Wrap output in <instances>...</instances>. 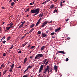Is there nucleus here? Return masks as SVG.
<instances>
[{
	"label": "nucleus",
	"mask_w": 77,
	"mask_h": 77,
	"mask_svg": "<svg viewBox=\"0 0 77 77\" xmlns=\"http://www.w3.org/2000/svg\"><path fill=\"white\" fill-rule=\"evenodd\" d=\"M44 64L41 65L38 72L39 73L41 72V71H42V70H43V69L44 68Z\"/></svg>",
	"instance_id": "2"
},
{
	"label": "nucleus",
	"mask_w": 77,
	"mask_h": 77,
	"mask_svg": "<svg viewBox=\"0 0 77 77\" xmlns=\"http://www.w3.org/2000/svg\"><path fill=\"white\" fill-rule=\"evenodd\" d=\"M13 47H14V45H12L11 46V47L9 48V49L10 50V49H12Z\"/></svg>",
	"instance_id": "34"
},
{
	"label": "nucleus",
	"mask_w": 77,
	"mask_h": 77,
	"mask_svg": "<svg viewBox=\"0 0 77 77\" xmlns=\"http://www.w3.org/2000/svg\"><path fill=\"white\" fill-rule=\"evenodd\" d=\"M27 58L26 57L24 60V62L23 63L24 64H25V63H26V61H27Z\"/></svg>",
	"instance_id": "11"
},
{
	"label": "nucleus",
	"mask_w": 77,
	"mask_h": 77,
	"mask_svg": "<svg viewBox=\"0 0 77 77\" xmlns=\"http://www.w3.org/2000/svg\"><path fill=\"white\" fill-rule=\"evenodd\" d=\"M3 56H6V53H4L3 54Z\"/></svg>",
	"instance_id": "41"
},
{
	"label": "nucleus",
	"mask_w": 77,
	"mask_h": 77,
	"mask_svg": "<svg viewBox=\"0 0 77 77\" xmlns=\"http://www.w3.org/2000/svg\"><path fill=\"white\" fill-rule=\"evenodd\" d=\"M26 23V22L25 21H23V22H22V23L21 25H22V26H23V24H24V23Z\"/></svg>",
	"instance_id": "33"
},
{
	"label": "nucleus",
	"mask_w": 77,
	"mask_h": 77,
	"mask_svg": "<svg viewBox=\"0 0 77 77\" xmlns=\"http://www.w3.org/2000/svg\"><path fill=\"white\" fill-rule=\"evenodd\" d=\"M35 29L34 28H32V29H31L30 31L29 32V33H31V32H32L33 30H34Z\"/></svg>",
	"instance_id": "16"
},
{
	"label": "nucleus",
	"mask_w": 77,
	"mask_h": 77,
	"mask_svg": "<svg viewBox=\"0 0 77 77\" xmlns=\"http://www.w3.org/2000/svg\"><path fill=\"white\" fill-rule=\"evenodd\" d=\"M11 28H14V26H10Z\"/></svg>",
	"instance_id": "60"
},
{
	"label": "nucleus",
	"mask_w": 77,
	"mask_h": 77,
	"mask_svg": "<svg viewBox=\"0 0 77 77\" xmlns=\"http://www.w3.org/2000/svg\"><path fill=\"white\" fill-rule=\"evenodd\" d=\"M5 66V65L3 63L1 66L0 69H2V68H4Z\"/></svg>",
	"instance_id": "8"
},
{
	"label": "nucleus",
	"mask_w": 77,
	"mask_h": 77,
	"mask_svg": "<svg viewBox=\"0 0 77 77\" xmlns=\"http://www.w3.org/2000/svg\"><path fill=\"white\" fill-rule=\"evenodd\" d=\"M21 53V51H19L18 52V53L19 54H20V53Z\"/></svg>",
	"instance_id": "46"
},
{
	"label": "nucleus",
	"mask_w": 77,
	"mask_h": 77,
	"mask_svg": "<svg viewBox=\"0 0 77 77\" xmlns=\"http://www.w3.org/2000/svg\"><path fill=\"white\" fill-rule=\"evenodd\" d=\"M68 60H69V59H68V58H66V61H68Z\"/></svg>",
	"instance_id": "44"
},
{
	"label": "nucleus",
	"mask_w": 77,
	"mask_h": 77,
	"mask_svg": "<svg viewBox=\"0 0 77 77\" xmlns=\"http://www.w3.org/2000/svg\"><path fill=\"white\" fill-rule=\"evenodd\" d=\"M59 53V51H57L56 53V55H57V54H58V53Z\"/></svg>",
	"instance_id": "47"
},
{
	"label": "nucleus",
	"mask_w": 77,
	"mask_h": 77,
	"mask_svg": "<svg viewBox=\"0 0 77 77\" xmlns=\"http://www.w3.org/2000/svg\"><path fill=\"white\" fill-rule=\"evenodd\" d=\"M8 77H11V75H8Z\"/></svg>",
	"instance_id": "64"
},
{
	"label": "nucleus",
	"mask_w": 77,
	"mask_h": 77,
	"mask_svg": "<svg viewBox=\"0 0 77 77\" xmlns=\"http://www.w3.org/2000/svg\"><path fill=\"white\" fill-rule=\"evenodd\" d=\"M35 48V46H32L31 47V48L30 49H33V48Z\"/></svg>",
	"instance_id": "35"
},
{
	"label": "nucleus",
	"mask_w": 77,
	"mask_h": 77,
	"mask_svg": "<svg viewBox=\"0 0 77 77\" xmlns=\"http://www.w3.org/2000/svg\"><path fill=\"white\" fill-rule=\"evenodd\" d=\"M39 24V22H37L36 23L35 26H38Z\"/></svg>",
	"instance_id": "23"
},
{
	"label": "nucleus",
	"mask_w": 77,
	"mask_h": 77,
	"mask_svg": "<svg viewBox=\"0 0 77 77\" xmlns=\"http://www.w3.org/2000/svg\"><path fill=\"white\" fill-rule=\"evenodd\" d=\"M48 71V70L47 69H45V71L44 72V73H46Z\"/></svg>",
	"instance_id": "22"
},
{
	"label": "nucleus",
	"mask_w": 77,
	"mask_h": 77,
	"mask_svg": "<svg viewBox=\"0 0 77 77\" xmlns=\"http://www.w3.org/2000/svg\"><path fill=\"white\" fill-rule=\"evenodd\" d=\"M48 74H49V72H50V70H48Z\"/></svg>",
	"instance_id": "54"
},
{
	"label": "nucleus",
	"mask_w": 77,
	"mask_h": 77,
	"mask_svg": "<svg viewBox=\"0 0 77 77\" xmlns=\"http://www.w3.org/2000/svg\"><path fill=\"white\" fill-rule=\"evenodd\" d=\"M11 39V37L9 36L7 38V41H9V40H10Z\"/></svg>",
	"instance_id": "18"
},
{
	"label": "nucleus",
	"mask_w": 77,
	"mask_h": 77,
	"mask_svg": "<svg viewBox=\"0 0 77 77\" xmlns=\"http://www.w3.org/2000/svg\"><path fill=\"white\" fill-rule=\"evenodd\" d=\"M11 6H14L15 5V3L14 2H13L11 3Z\"/></svg>",
	"instance_id": "26"
},
{
	"label": "nucleus",
	"mask_w": 77,
	"mask_h": 77,
	"mask_svg": "<svg viewBox=\"0 0 77 77\" xmlns=\"http://www.w3.org/2000/svg\"><path fill=\"white\" fill-rule=\"evenodd\" d=\"M56 12H57V10L56 9H55L54 11V13Z\"/></svg>",
	"instance_id": "36"
},
{
	"label": "nucleus",
	"mask_w": 77,
	"mask_h": 77,
	"mask_svg": "<svg viewBox=\"0 0 77 77\" xmlns=\"http://www.w3.org/2000/svg\"><path fill=\"white\" fill-rule=\"evenodd\" d=\"M5 37L2 38V39H1V40L0 42H1L2 41H3V40H4V39H5Z\"/></svg>",
	"instance_id": "31"
},
{
	"label": "nucleus",
	"mask_w": 77,
	"mask_h": 77,
	"mask_svg": "<svg viewBox=\"0 0 77 77\" xmlns=\"http://www.w3.org/2000/svg\"><path fill=\"white\" fill-rule=\"evenodd\" d=\"M30 47H31V45H29L28 46V48H29Z\"/></svg>",
	"instance_id": "43"
},
{
	"label": "nucleus",
	"mask_w": 77,
	"mask_h": 77,
	"mask_svg": "<svg viewBox=\"0 0 77 77\" xmlns=\"http://www.w3.org/2000/svg\"><path fill=\"white\" fill-rule=\"evenodd\" d=\"M2 9H5V7H2Z\"/></svg>",
	"instance_id": "53"
},
{
	"label": "nucleus",
	"mask_w": 77,
	"mask_h": 77,
	"mask_svg": "<svg viewBox=\"0 0 77 77\" xmlns=\"http://www.w3.org/2000/svg\"><path fill=\"white\" fill-rule=\"evenodd\" d=\"M47 59H45L44 60L43 62L44 63V64H45V62H46V61H47Z\"/></svg>",
	"instance_id": "20"
},
{
	"label": "nucleus",
	"mask_w": 77,
	"mask_h": 77,
	"mask_svg": "<svg viewBox=\"0 0 77 77\" xmlns=\"http://www.w3.org/2000/svg\"><path fill=\"white\" fill-rule=\"evenodd\" d=\"M30 5H33V4H32V3H30Z\"/></svg>",
	"instance_id": "62"
},
{
	"label": "nucleus",
	"mask_w": 77,
	"mask_h": 77,
	"mask_svg": "<svg viewBox=\"0 0 77 77\" xmlns=\"http://www.w3.org/2000/svg\"><path fill=\"white\" fill-rule=\"evenodd\" d=\"M10 26H12V25H13V23H10Z\"/></svg>",
	"instance_id": "45"
},
{
	"label": "nucleus",
	"mask_w": 77,
	"mask_h": 77,
	"mask_svg": "<svg viewBox=\"0 0 77 77\" xmlns=\"http://www.w3.org/2000/svg\"><path fill=\"white\" fill-rule=\"evenodd\" d=\"M49 32V30H48L47 31H46V33H48V32Z\"/></svg>",
	"instance_id": "42"
},
{
	"label": "nucleus",
	"mask_w": 77,
	"mask_h": 77,
	"mask_svg": "<svg viewBox=\"0 0 77 77\" xmlns=\"http://www.w3.org/2000/svg\"><path fill=\"white\" fill-rule=\"evenodd\" d=\"M3 44H5V43H6V41H4L3 42Z\"/></svg>",
	"instance_id": "52"
},
{
	"label": "nucleus",
	"mask_w": 77,
	"mask_h": 77,
	"mask_svg": "<svg viewBox=\"0 0 77 77\" xmlns=\"http://www.w3.org/2000/svg\"><path fill=\"white\" fill-rule=\"evenodd\" d=\"M41 32L40 31H38V32L37 34V35H38V34H39V35H41Z\"/></svg>",
	"instance_id": "28"
},
{
	"label": "nucleus",
	"mask_w": 77,
	"mask_h": 77,
	"mask_svg": "<svg viewBox=\"0 0 77 77\" xmlns=\"http://www.w3.org/2000/svg\"><path fill=\"white\" fill-rule=\"evenodd\" d=\"M40 58H41L39 57V55L38 54L35 57V59H40Z\"/></svg>",
	"instance_id": "5"
},
{
	"label": "nucleus",
	"mask_w": 77,
	"mask_h": 77,
	"mask_svg": "<svg viewBox=\"0 0 77 77\" xmlns=\"http://www.w3.org/2000/svg\"><path fill=\"white\" fill-rule=\"evenodd\" d=\"M54 8V5H51L50 8L52 9Z\"/></svg>",
	"instance_id": "14"
},
{
	"label": "nucleus",
	"mask_w": 77,
	"mask_h": 77,
	"mask_svg": "<svg viewBox=\"0 0 77 77\" xmlns=\"http://www.w3.org/2000/svg\"><path fill=\"white\" fill-rule=\"evenodd\" d=\"M48 70H50V67L49 66H47V67L46 68Z\"/></svg>",
	"instance_id": "13"
},
{
	"label": "nucleus",
	"mask_w": 77,
	"mask_h": 77,
	"mask_svg": "<svg viewBox=\"0 0 77 77\" xmlns=\"http://www.w3.org/2000/svg\"><path fill=\"white\" fill-rule=\"evenodd\" d=\"M45 48V46H43L42 47H41L40 50L41 51H42V50H44Z\"/></svg>",
	"instance_id": "9"
},
{
	"label": "nucleus",
	"mask_w": 77,
	"mask_h": 77,
	"mask_svg": "<svg viewBox=\"0 0 77 77\" xmlns=\"http://www.w3.org/2000/svg\"><path fill=\"white\" fill-rule=\"evenodd\" d=\"M52 22H53L52 21H50V22H48V23L49 24H50V23H52Z\"/></svg>",
	"instance_id": "49"
},
{
	"label": "nucleus",
	"mask_w": 77,
	"mask_h": 77,
	"mask_svg": "<svg viewBox=\"0 0 77 77\" xmlns=\"http://www.w3.org/2000/svg\"><path fill=\"white\" fill-rule=\"evenodd\" d=\"M21 68V66H19V67H17L18 68Z\"/></svg>",
	"instance_id": "50"
},
{
	"label": "nucleus",
	"mask_w": 77,
	"mask_h": 77,
	"mask_svg": "<svg viewBox=\"0 0 77 77\" xmlns=\"http://www.w3.org/2000/svg\"><path fill=\"white\" fill-rule=\"evenodd\" d=\"M7 71V70H5V71H4L3 73V75H5V73Z\"/></svg>",
	"instance_id": "17"
},
{
	"label": "nucleus",
	"mask_w": 77,
	"mask_h": 77,
	"mask_svg": "<svg viewBox=\"0 0 77 77\" xmlns=\"http://www.w3.org/2000/svg\"><path fill=\"white\" fill-rule=\"evenodd\" d=\"M47 35L45 34H44L43 33H42V36L43 38H45V37L46 36H47Z\"/></svg>",
	"instance_id": "6"
},
{
	"label": "nucleus",
	"mask_w": 77,
	"mask_h": 77,
	"mask_svg": "<svg viewBox=\"0 0 77 77\" xmlns=\"http://www.w3.org/2000/svg\"><path fill=\"white\" fill-rule=\"evenodd\" d=\"M24 37H25L24 36H23V37L21 38V39H23L24 38Z\"/></svg>",
	"instance_id": "59"
},
{
	"label": "nucleus",
	"mask_w": 77,
	"mask_h": 77,
	"mask_svg": "<svg viewBox=\"0 0 77 77\" xmlns=\"http://www.w3.org/2000/svg\"><path fill=\"white\" fill-rule=\"evenodd\" d=\"M31 13H33V14H35L33 16H35L36 15H37V14H38V13L39 12V8H37L35 9H33L31 11Z\"/></svg>",
	"instance_id": "1"
},
{
	"label": "nucleus",
	"mask_w": 77,
	"mask_h": 77,
	"mask_svg": "<svg viewBox=\"0 0 77 77\" xmlns=\"http://www.w3.org/2000/svg\"><path fill=\"white\" fill-rule=\"evenodd\" d=\"M28 77V75H24L23 76V77Z\"/></svg>",
	"instance_id": "37"
},
{
	"label": "nucleus",
	"mask_w": 77,
	"mask_h": 77,
	"mask_svg": "<svg viewBox=\"0 0 77 77\" xmlns=\"http://www.w3.org/2000/svg\"><path fill=\"white\" fill-rule=\"evenodd\" d=\"M54 69L55 70V72H57V66L55 65L54 66Z\"/></svg>",
	"instance_id": "4"
},
{
	"label": "nucleus",
	"mask_w": 77,
	"mask_h": 77,
	"mask_svg": "<svg viewBox=\"0 0 77 77\" xmlns=\"http://www.w3.org/2000/svg\"><path fill=\"white\" fill-rule=\"evenodd\" d=\"M54 34H56V33H55L54 32H52L51 33V36H52V35H54Z\"/></svg>",
	"instance_id": "24"
},
{
	"label": "nucleus",
	"mask_w": 77,
	"mask_h": 77,
	"mask_svg": "<svg viewBox=\"0 0 77 77\" xmlns=\"http://www.w3.org/2000/svg\"><path fill=\"white\" fill-rule=\"evenodd\" d=\"M67 39L68 40H69V39H70V38L69 37H68L67 38Z\"/></svg>",
	"instance_id": "56"
},
{
	"label": "nucleus",
	"mask_w": 77,
	"mask_h": 77,
	"mask_svg": "<svg viewBox=\"0 0 77 77\" xmlns=\"http://www.w3.org/2000/svg\"><path fill=\"white\" fill-rule=\"evenodd\" d=\"M38 54L39 57H43V55L42 54Z\"/></svg>",
	"instance_id": "12"
},
{
	"label": "nucleus",
	"mask_w": 77,
	"mask_h": 77,
	"mask_svg": "<svg viewBox=\"0 0 77 77\" xmlns=\"http://www.w3.org/2000/svg\"><path fill=\"white\" fill-rule=\"evenodd\" d=\"M47 23H48V21H45L43 23H42V25L41 26L42 27H44L45 26Z\"/></svg>",
	"instance_id": "3"
},
{
	"label": "nucleus",
	"mask_w": 77,
	"mask_h": 77,
	"mask_svg": "<svg viewBox=\"0 0 77 77\" xmlns=\"http://www.w3.org/2000/svg\"><path fill=\"white\" fill-rule=\"evenodd\" d=\"M48 62H49V61H47L45 63V66H46V65H47V64H48Z\"/></svg>",
	"instance_id": "27"
},
{
	"label": "nucleus",
	"mask_w": 77,
	"mask_h": 77,
	"mask_svg": "<svg viewBox=\"0 0 77 77\" xmlns=\"http://www.w3.org/2000/svg\"><path fill=\"white\" fill-rule=\"evenodd\" d=\"M60 5L62 7V2H60Z\"/></svg>",
	"instance_id": "38"
},
{
	"label": "nucleus",
	"mask_w": 77,
	"mask_h": 77,
	"mask_svg": "<svg viewBox=\"0 0 77 77\" xmlns=\"http://www.w3.org/2000/svg\"><path fill=\"white\" fill-rule=\"evenodd\" d=\"M12 0H10L9 1V3H11V2H12Z\"/></svg>",
	"instance_id": "58"
},
{
	"label": "nucleus",
	"mask_w": 77,
	"mask_h": 77,
	"mask_svg": "<svg viewBox=\"0 0 77 77\" xmlns=\"http://www.w3.org/2000/svg\"><path fill=\"white\" fill-rule=\"evenodd\" d=\"M23 25H20V26L19 27V29H20L21 28V27H23Z\"/></svg>",
	"instance_id": "29"
},
{
	"label": "nucleus",
	"mask_w": 77,
	"mask_h": 77,
	"mask_svg": "<svg viewBox=\"0 0 77 77\" xmlns=\"http://www.w3.org/2000/svg\"><path fill=\"white\" fill-rule=\"evenodd\" d=\"M68 20H69V19H66V21H68Z\"/></svg>",
	"instance_id": "55"
},
{
	"label": "nucleus",
	"mask_w": 77,
	"mask_h": 77,
	"mask_svg": "<svg viewBox=\"0 0 77 77\" xmlns=\"http://www.w3.org/2000/svg\"><path fill=\"white\" fill-rule=\"evenodd\" d=\"M27 71V70H25L24 71L23 73H24L25 74V73H26V71Z\"/></svg>",
	"instance_id": "48"
},
{
	"label": "nucleus",
	"mask_w": 77,
	"mask_h": 77,
	"mask_svg": "<svg viewBox=\"0 0 77 77\" xmlns=\"http://www.w3.org/2000/svg\"><path fill=\"white\" fill-rule=\"evenodd\" d=\"M22 45V47H24L26 45L24 44H23Z\"/></svg>",
	"instance_id": "40"
},
{
	"label": "nucleus",
	"mask_w": 77,
	"mask_h": 77,
	"mask_svg": "<svg viewBox=\"0 0 77 77\" xmlns=\"http://www.w3.org/2000/svg\"><path fill=\"white\" fill-rule=\"evenodd\" d=\"M33 66H28V68L30 69V68H31V69H32V67Z\"/></svg>",
	"instance_id": "19"
},
{
	"label": "nucleus",
	"mask_w": 77,
	"mask_h": 77,
	"mask_svg": "<svg viewBox=\"0 0 77 77\" xmlns=\"http://www.w3.org/2000/svg\"><path fill=\"white\" fill-rule=\"evenodd\" d=\"M27 44V42H26L24 44L25 45H26V44Z\"/></svg>",
	"instance_id": "61"
},
{
	"label": "nucleus",
	"mask_w": 77,
	"mask_h": 77,
	"mask_svg": "<svg viewBox=\"0 0 77 77\" xmlns=\"http://www.w3.org/2000/svg\"><path fill=\"white\" fill-rule=\"evenodd\" d=\"M45 74H46V73H45V74H43V76H44V75H45Z\"/></svg>",
	"instance_id": "63"
},
{
	"label": "nucleus",
	"mask_w": 77,
	"mask_h": 77,
	"mask_svg": "<svg viewBox=\"0 0 77 77\" xmlns=\"http://www.w3.org/2000/svg\"><path fill=\"white\" fill-rule=\"evenodd\" d=\"M10 29H11V26H9V27H6V29L7 30H9Z\"/></svg>",
	"instance_id": "15"
},
{
	"label": "nucleus",
	"mask_w": 77,
	"mask_h": 77,
	"mask_svg": "<svg viewBox=\"0 0 77 77\" xmlns=\"http://www.w3.org/2000/svg\"><path fill=\"white\" fill-rule=\"evenodd\" d=\"M33 26H34V24H32V25H31L30 28H32V27H33Z\"/></svg>",
	"instance_id": "32"
},
{
	"label": "nucleus",
	"mask_w": 77,
	"mask_h": 77,
	"mask_svg": "<svg viewBox=\"0 0 77 77\" xmlns=\"http://www.w3.org/2000/svg\"><path fill=\"white\" fill-rule=\"evenodd\" d=\"M41 18H40L39 19V20H38V22H39V23H40V21H41Z\"/></svg>",
	"instance_id": "39"
},
{
	"label": "nucleus",
	"mask_w": 77,
	"mask_h": 77,
	"mask_svg": "<svg viewBox=\"0 0 77 77\" xmlns=\"http://www.w3.org/2000/svg\"><path fill=\"white\" fill-rule=\"evenodd\" d=\"M14 64L13 63L11 65V68H14Z\"/></svg>",
	"instance_id": "30"
},
{
	"label": "nucleus",
	"mask_w": 77,
	"mask_h": 77,
	"mask_svg": "<svg viewBox=\"0 0 77 77\" xmlns=\"http://www.w3.org/2000/svg\"><path fill=\"white\" fill-rule=\"evenodd\" d=\"M12 69H13V68L11 67L9 70V71L11 72H12Z\"/></svg>",
	"instance_id": "21"
},
{
	"label": "nucleus",
	"mask_w": 77,
	"mask_h": 77,
	"mask_svg": "<svg viewBox=\"0 0 77 77\" xmlns=\"http://www.w3.org/2000/svg\"><path fill=\"white\" fill-rule=\"evenodd\" d=\"M61 29V28H60V27H59L58 28L56 29H55V32H57V31H59V30H60Z\"/></svg>",
	"instance_id": "10"
},
{
	"label": "nucleus",
	"mask_w": 77,
	"mask_h": 77,
	"mask_svg": "<svg viewBox=\"0 0 77 77\" xmlns=\"http://www.w3.org/2000/svg\"><path fill=\"white\" fill-rule=\"evenodd\" d=\"M26 11H29V8H28L27 9Z\"/></svg>",
	"instance_id": "57"
},
{
	"label": "nucleus",
	"mask_w": 77,
	"mask_h": 77,
	"mask_svg": "<svg viewBox=\"0 0 77 77\" xmlns=\"http://www.w3.org/2000/svg\"><path fill=\"white\" fill-rule=\"evenodd\" d=\"M59 53H61L62 54H66V53H65V52L63 51H59Z\"/></svg>",
	"instance_id": "7"
},
{
	"label": "nucleus",
	"mask_w": 77,
	"mask_h": 77,
	"mask_svg": "<svg viewBox=\"0 0 77 77\" xmlns=\"http://www.w3.org/2000/svg\"><path fill=\"white\" fill-rule=\"evenodd\" d=\"M29 69V68L28 67L26 69V71H28V70Z\"/></svg>",
	"instance_id": "51"
},
{
	"label": "nucleus",
	"mask_w": 77,
	"mask_h": 77,
	"mask_svg": "<svg viewBox=\"0 0 77 77\" xmlns=\"http://www.w3.org/2000/svg\"><path fill=\"white\" fill-rule=\"evenodd\" d=\"M39 17H42V16H43V14H40L39 15Z\"/></svg>",
	"instance_id": "25"
}]
</instances>
